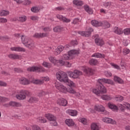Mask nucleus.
I'll list each match as a JSON object with an SVG mask.
<instances>
[{
	"instance_id": "1",
	"label": "nucleus",
	"mask_w": 130,
	"mask_h": 130,
	"mask_svg": "<svg viewBox=\"0 0 130 130\" xmlns=\"http://www.w3.org/2000/svg\"><path fill=\"white\" fill-rule=\"evenodd\" d=\"M103 83H104V78L99 79L96 84V88L93 89V93L96 94L97 96H101L102 94L107 93V89Z\"/></svg>"
},
{
	"instance_id": "2",
	"label": "nucleus",
	"mask_w": 130,
	"mask_h": 130,
	"mask_svg": "<svg viewBox=\"0 0 130 130\" xmlns=\"http://www.w3.org/2000/svg\"><path fill=\"white\" fill-rule=\"evenodd\" d=\"M56 77L60 82H61V83H66V84H67L68 86H70V87H74L75 86V83L69 79L68 74L62 71L58 72L56 75Z\"/></svg>"
},
{
	"instance_id": "3",
	"label": "nucleus",
	"mask_w": 130,
	"mask_h": 130,
	"mask_svg": "<svg viewBox=\"0 0 130 130\" xmlns=\"http://www.w3.org/2000/svg\"><path fill=\"white\" fill-rule=\"evenodd\" d=\"M21 41L23 44L29 49H34V48H35V45L33 40L27 38L26 36H21Z\"/></svg>"
},
{
	"instance_id": "4",
	"label": "nucleus",
	"mask_w": 130,
	"mask_h": 130,
	"mask_svg": "<svg viewBox=\"0 0 130 130\" xmlns=\"http://www.w3.org/2000/svg\"><path fill=\"white\" fill-rule=\"evenodd\" d=\"M80 54V51L77 50H71L68 51V54H64L62 56L63 60H69L75 58V55Z\"/></svg>"
},
{
	"instance_id": "5",
	"label": "nucleus",
	"mask_w": 130,
	"mask_h": 130,
	"mask_svg": "<svg viewBox=\"0 0 130 130\" xmlns=\"http://www.w3.org/2000/svg\"><path fill=\"white\" fill-rule=\"evenodd\" d=\"M45 117L48 120L51 122L50 124L52 126H57V122H56V117L50 113L46 114Z\"/></svg>"
},
{
	"instance_id": "6",
	"label": "nucleus",
	"mask_w": 130,
	"mask_h": 130,
	"mask_svg": "<svg viewBox=\"0 0 130 130\" xmlns=\"http://www.w3.org/2000/svg\"><path fill=\"white\" fill-rule=\"evenodd\" d=\"M20 93V94L16 95L17 99L19 100H24L26 99V96H30L31 95V93L28 90H21Z\"/></svg>"
},
{
	"instance_id": "7",
	"label": "nucleus",
	"mask_w": 130,
	"mask_h": 130,
	"mask_svg": "<svg viewBox=\"0 0 130 130\" xmlns=\"http://www.w3.org/2000/svg\"><path fill=\"white\" fill-rule=\"evenodd\" d=\"M68 74L70 78H73V79H79L80 76H81L82 75V72L75 70L74 71V72H68Z\"/></svg>"
},
{
	"instance_id": "8",
	"label": "nucleus",
	"mask_w": 130,
	"mask_h": 130,
	"mask_svg": "<svg viewBox=\"0 0 130 130\" xmlns=\"http://www.w3.org/2000/svg\"><path fill=\"white\" fill-rule=\"evenodd\" d=\"M55 87L56 89L60 91V92H61L62 93H68V88H67V87L59 83H57L55 85Z\"/></svg>"
},
{
	"instance_id": "9",
	"label": "nucleus",
	"mask_w": 130,
	"mask_h": 130,
	"mask_svg": "<svg viewBox=\"0 0 130 130\" xmlns=\"http://www.w3.org/2000/svg\"><path fill=\"white\" fill-rule=\"evenodd\" d=\"M94 109L96 111H99V112H102L103 114H105V115L108 114V112L105 110V108L103 106H95Z\"/></svg>"
},
{
	"instance_id": "10",
	"label": "nucleus",
	"mask_w": 130,
	"mask_h": 130,
	"mask_svg": "<svg viewBox=\"0 0 130 130\" xmlns=\"http://www.w3.org/2000/svg\"><path fill=\"white\" fill-rule=\"evenodd\" d=\"M93 31H94V30L91 28L89 27L88 28V31H80L79 32V34H80V35L81 36H83L84 37H89V36H90V35H91L92 32H93Z\"/></svg>"
},
{
	"instance_id": "11",
	"label": "nucleus",
	"mask_w": 130,
	"mask_h": 130,
	"mask_svg": "<svg viewBox=\"0 0 130 130\" xmlns=\"http://www.w3.org/2000/svg\"><path fill=\"white\" fill-rule=\"evenodd\" d=\"M57 104L60 106H67L68 105V101L63 98L58 99L57 101Z\"/></svg>"
},
{
	"instance_id": "12",
	"label": "nucleus",
	"mask_w": 130,
	"mask_h": 130,
	"mask_svg": "<svg viewBox=\"0 0 130 130\" xmlns=\"http://www.w3.org/2000/svg\"><path fill=\"white\" fill-rule=\"evenodd\" d=\"M103 121L106 123H110L111 124H116V121L112 118L108 117H105L103 118Z\"/></svg>"
},
{
	"instance_id": "13",
	"label": "nucleus",
	"mask_w": 130,
	"mask_h": 130,
	"mask_svg": "<svg viewBox=\"0 0 130 130\" xmlns=\"http://www.w3.org/2000/svg\"><path fill=\"white\" fill-rule=\"evenodd\" d=\"M35 38H37L38 39H40V38H44V37H47V33H38L36 32L33 36Z\"/></svg>"
},
{
	"instance_id": "14",
	"label": "nucleus",
	"mask_w": 130,
	"mask_h": 130,
	"mask_svg": "<svg viewBox=\"0 0 130 130\" xmlns=\"http://www.w3.org/2000/svg\"><path fill=\"white\" fill-rule=\"evenodd\" d=\"M30 82L31 81H30V80H28L27 79V78L25 77H22L19 79V83L21 85H29Z\"/></svg>"
},
{
	"instance_id": "15",
	"label": "nucleus",
	"mask_w": 130,
	"mask_h": 130,
	"mask_svg": "<svg viewBox=\"0 0 130 130\" xmlns=\"http://www.w3.org/2000/svg\"><path fill=\"white\" fill-rule=\"evenodd\" d=\"M56 17L60 21H62L64 23H70V22H71V19H68L66 17H63L62 15H57Z\"/></svg>"
},
{
	"instance_id": "16",
	"label": "nucleus",
	"mask_w": 130,
	"mask_h": 130,
	"mask_svg": "<svg viewBox=\"0 0 130 130\" xmlns=\"http://www.w3.org/2000/svg\"><path fill=\"white\" fill-rule=\"evenodd\" d=\"M91 24L94 27H100L103 25V22L93 20L91 21Z\"/></svg>"
},
{
	"instance_id": "17",
	"label": "nucleus",
	"mask_w": 130,
	"mask_h": 130,
	"mask_svg": "<svg viewBox=\"0 0 130 130\" xmlns=\"http://www.w3.org/2000/svg\"><path fill=\"white\" fill-rule=\"evenodd\" d=\"M17 4H23L24 6H29L30 5L31 1L29 0H24V1L22 0H14Z\"/></svg>"
},
{
	"instance_id": "18",
	"label": "nucleus",
	"mask_w": 130,
	"mask_h": 130,
	"mask_svg": "<svg viewBox=\"0 0 130 130\" xmlns=\"http://www.w3.org/2000/svg\"><path fill=\"white\" fill-rule=\"evenodd\" d=\"M12 51H22L23 52H25L26 51V49L24 48H22L20 47H13L10 48Z\"/></svg>"
},
{
	"instance_id": "19",
	"label": "nucleus",
	"mask_w": 130,
	"mask_h": 130,
	"mask_svg": "<svg viewBox=\"0 0 130 130\" xmlns=\"http://www.w3.org/2000/svg\"><path fill=\"white\" fill-rule=\"evenodd\" d=\"M95 43L99 46H102L104 45V41L100 38H96L95 39Z\"/></svg>"
},
{
	"instance_id": "20",
	"label": "nucleus",
	"mask_w": 130,
	"mask_h": 130,
	"mask_svg": "<svg viewBox=\"0 0 130 130\" xmlns=\"http://www.w3.org/2000/svg\"><path fill=\"white\" fill-rule=\"evenodd\" d=\"M108 106L109 108L112 109L113 111H117V110H118V107L114 104L109 103L108 104Z\"/></svg>"
},
{
	"instance_id": "21",
	"label": "nucleus",
	"mask_w": 130,
	"mask_h": 130,
	"mask_svg": "<svg viewBox=\"0 0 130 130\" xmlns=\"http://www.w3.org/2000/svg\"><path fill=\"white\" fill-rule=\"evenodd\" d=\"M28 72H40V68L38 67H32L27 69Z\"/></svg>"
},
{
	"instance_id": "22",
	"label": "nucleus",
	"mask_w": 130,
	"mask_h": 130,
	"mask_svg": "<svg viewBox=\"0 0 130 130\" xmlns=\"http://www.w3.org/2000/svg\"><path fill=\"white\" fill-rule=\"evenodd\" d=\"M65 122L68 126H74V125H75V122L72 119H66Z\"/></svg>"
},
{
	"instance_id": "23",
	"label": "nucleus",
	"mask_w": 130,
	"mask_h": 130,
	"mask_svg": "<svg viewBox=\"0 0 130 130\" xmlns=\"http://www.w3.org/2000/svg\"><path fill=\"white\" fill-rule=\"evenodd\" d=\"M114 32L116 34H118V35H121V34H122L123 33V30H122V29L118 28V27H115L114 28Z\"/></svg>"
},
{
	"instance_id": "24",
	"label": "nucleus",
	"mask_w": 130,
	"mask_h": 130,
	"mask_svg": "<svg viewBox=\"0 0 130 130\" xmlns=\"http://www.w3.org/2000/svg\"><path fill=\"white\" fill-rule=\"evenodd\" d=\"M30 83H33V84H36V85H42L43 84V81L41 80H33V79H29Z\"/></svg>"
},
{
	"instance_id": "25",
	"label": "nucleus",
	"mask_w": 130,
	"mask_h": 130,
	"mask_svg": "<svg viewBox=\"0 0 130 130\" xmlns=\"http://www.w3.org/2000/svg\"><path fill=\"white\" fill-rule=\"evenodd\" d=\"M9 105L10 106H12V107H21L22 106V104L20 103L16 102H10L9 103Z\"/></svg>"
},
{
	"instance_id": "26",
	"label": "nucleus",
	"mask_w": 130,
	"mask_h": 130,
	"mask_svg": "<svg viewBox=\"0 0 130 130\" xmlns=\"http://www.w3.org/2000/svg\"><path fill=\"white\" fill-rule=\"evenodd\" d=\"M92 57H96L97 58H104L105 55L100 53H95L92 55Z\"/></svg>"
},
{
	"instance_id": "27",
	"label": "nucleus",
	"mask_w": 130,
	"mask_h": 130,
	"mask_svg": "<svg viewBox=\"0 0 130 130\" xmlns=\"http://www.w3.org/2000/svg\"><path fill=\"white\" fill-rule=\"evenodd\" d=\"M84 9L87 13L89 14V15H92L93 14V10L92 9L90 8V7L88 5H85L84 6Z\"/></svg>"
},
{
	"instance_id": "28",
	"label": "nucleus",
	"mask_w": 130,
	"mask_h": 130,
	"mask_svg": "<svg viewBox=\"0 0 130 130\" xmlns=\"http://www.w3.org/2000/svg\"><path fill=\"white\" fill-rule=\"evenodd\" d=\"M8 57L11 59H19L20 58V56L17 54H10L8 55Z\"/></svg>"
},
{
	"instance_id": "29",
	"label": "nucleus",
	"mask_w": 130,
	"mask_h": 130,
	"mask_svg": "<svg viewBox=\"0 0 130 130\" xmlns=\"http://www.w3.org/2000/svg\"><path fill=\"white\" fill-rule=\"evenodd\" d=\"M68 113L71 116H77L78 115V111L75 110H68Z\"/></svg>"
},
{
	"instance_id": "30",
	"label": "nucleus",
	"mask_w": 130,
	"mask_h": 130,
	"mask_svg": "<svg viewBox=\"0 0 130 130\" xmlns=\"http://www.w3.org/2000/svg\"><path fill=\"white\" fill-rule=\"evenodd\" d=\"M76 45H78V41L77 40L72 41L70 42L69 45H66V48H69V47H71V46H76Z\"/></svg>"
},
{
	"instance_id": "31",
	"label": "nucleus",
	"mask_w": 130,
	"mask_h": 130,
	"mask_svg": "<svg viewBox=\"0 0 130 130\" xmlns=\"http://www.w3.org/2000/svg\"><path fill=\"white\" fill-rule=\"evenodd\" d=\"M10 14V12L9 11L3 10L0 11V16L1 17L8 16Z\"/></svg>"
},
{
	"instance_id": "32",
	"label": "nucleus",
	"mask_w": 130,
	"mask_h": 130,
	"mask_svg": "<svg viewBox=\"0 0 130 130\" xmlns=\"http://www.w3.org/2000/svg\"><path fill=\"white\" fill-rule=\"evenodd\" d=\"M104 83L105 84H109V85H114V82L112 80L104 78Z\"/></svg>"
},
{
	"instance_id": "33",
	"label": "nucleus",
	"mask_w": 130,
	"mask_h": 130,
	"mask_svg": "<svg viewBox=\"0 0 130 130\" xmlns=\"http://www.w3.org/2000/svg\"><path fill=\"white\" fill-rule=\"evenodd\" d=\"M114 81L119 84H122L123 83V80L117 76L114 77Z\"/></svg>"
},
{
	"instance_id": "34",
	"label": "nucleus",
	"mask_w": 130,
	"mask_h": 130,
	"mask_svg": "<svg viewBox=\"0 0 130 130\" xmlns=\"http://www.w3.org/2000/svg\"><path fill=\"white\" fill-rule=\"evenodd\" d=\"M37 120L38 122H40L41 123H45V122H47V120H46V119L42 117H40L38 118Z\"/></svg>"
},
{
	"instance_id": "35",
	"label": "nucleus",
	"mask_w": 130,
	"mask_h": 130,
	"mask_svg": "<svg viewBox=\"0 0 130 130\" xmlns=\"http://www.w3.org/2000/svg\"><path fill=\"white\" fill-rule=\"evenodd\" d=\"M49 60H50V61H51V62L54 63V64H56L57 62V60L56 59L55 57L50 56L49 57Z\"/></svg>"
},
{
	"instance_id": "36",
	"label": "nucleus",
	"mask_w": 130,
	"mask_h": 130,
	"mask_svg": "<svg viewBox=\"0 0 130 130\" xmlns=\"http://www.w3.org/2000/svg\"><path fill=\"white\" fill-rule=\"evenodd\" d=\"M73 4L76 6H83V5L84 4L82 1H80L78 0H74Z\"/></svg>"
},
{
	"instance_id": "37",
	"label": "nucleus",
	"mask_w": 130,
	"mask_h": 130,
	"mask_svg": "<svg viewBox=\"0 0 130 130\" xmlns=\"http://www.w3.org/2000/svg\"><path fill=\"white\" fill-rule=\"evenodd\" d=\"M100 96L101 97V99H103V100L109 101L111 99V97H110V96L106 95H103V94H101V96H100Z\"/></svg>"
},
{
	"instance_id": "38",
	"label": "nucleus",
	"mask_w": 130,
	"mask_h": 130,
	"mask_svg": "<svg viewBox=\"0 0 130 130\" xmlns=\"http://www.w3.org/2000/svg\"><path fill=\"white\" fill-rule=\"evenodd\" d=\"M98 62V61H97L96 59H91L89 61V63L91 66H95V64H97Z\"/></svg>"
},
{
	"instance_id": "39",
	"label": "nucleus",
	"mask_w": 130,
	"mask_h": 130,
	"mask_svg": "<svg viewBox=\"0 0 130 130\" xmlns=\"http://www.w3.org/2000/svg\"><path fill=\"white\" fill-rule=\"evenodd\" d=\"M39 100L38 98L31 97L28 100L29 103H33L34 102H38Z\"/></svg>"
},
{
	"instance_id": "40",
	"label": "nucleus",
	"mask_w": 130,
	"mask_h": 130,
	"mask_svg": "<svg viewBox=\"0 0 130 130\" xmlns=\"http://www.w3.org/2000/svg\"><path fill=\"white\" fill-rule=\"evenodd\" d=\"M115 100L119 102H121V101H123V96L121 95H117L115 97Z\"/></svg>"
},
{
	"instance_id": "41",
	"label": "nucleus",
	"mask_w": 130,
	"mask_h": 130,
	"mask_svg": "<svg viewBox=\"0 0 130 130\" xmlns=\"http://www.w3.org/2000/svg\"><path fill=\"white\" fill-rule=\"evenodd\" d=\"M84 73L86 74H89L90 75L93 74V70L91 68H87L84 69Z\"/></svg>"
},
{
	"instance_id": "42",
	"label": "nucleus",
	"mask_w": 130,
	"mask_h": 130,
	"mask_svg": "<svg viewBox=\"0 0 130 130\" xmlns=\"http://www.w3.org/2000/svg\"><path fill=\"white\" fill-rule=\"evenodd\" d=\"M91 128L92 130H99V127L96 123H92L91 126Z\"/></svg>"
},
{
	"instance_id": "43",
	"label": "nucleus",
	"mask_w": 130,
	"mask_h": 130,
	"mask_svg": "<svg viewBox=\"0 0 130 130\" xmlns=\"http://www.w3.org/2000/svg\"><path fill=\"white\" fill-rule=\"evenodd\" d=\"M63 28L61 27L60 26H57L53 28V30L54 32H60V31H61L62 30Z\"/></svg>"
},
{
	"instance_id": "44",
	"label": "nucleus",
	"mask_w": 130,
	"mask_h": 130,
	"mask_svg": "<svg viewBox=\"0 0 130 130\" xmlns=\"http://www.w3.org/2000/svg\"><path fill=\"white\" fill-rule=\"evenodd\" d=\"M46 94V92L45 91L41 90L38 93V96H39V97H43V96H45Z\"/></svg>"
},
{
	"instance_id": "45",
	"label": "nucleus",
	"mask_w": 130,
	"mask_h": 130,
	"mask_svg": "<svg viewBox=\"0 0 130 130\" xmlns=\"http://www.w3.org/2000/svg\"><path fill=\"white\" fill-rule=\"evenodd\" d=\"M79 22H81V20H80L78 18H76L73 20V21L72 22V24H74V25H77L79 24Z\"/></svg>"
},
{
	"instance_id": "46",
	"label": "nucleus",
	"mask_w": 130,
	"mask_h": 130,
	"mask_svg": "<svg viewBox=\"0 0 130 130\" xmlns=\"http://www.w3.org/2000/svg\"><path fill=\"white\" fill-rule=\"evenodd\" d=\"M31 11L33 13H38V12H39V9H38V7H32Z\"/></svg>"
},
{
	"instance_id": "47",
	"label": "nucleus",
	"mask_w": 130,
	"mask_h": 130,
	"mask_svg": "<svg viewBox=\"0 0 130 130\" xmlns=\"http://www.w3.org/2000/svg\"><path fill=\"white\" fill-rule=\"evenodd\" d=\"M27 20L26 16H21L19 17L18 21L19 22H25Z\"/></svg>"
},
{
	"instance_id": "48",
	"label": "nucleus",
	"mask_w": 130,
	"mask_h": 130,
	"mask_svg": "<svg viewBox=\"0 0 130 130\" xmlns=\"http://www.w3.org/2000/svg\"><path fill=\"white\" fill-rule=\"evenodd\" d=\"M9 39H10V38L8 36L0 37V40H6V41H9Z\"/></svg>"
},
{
	"instance_id": "49",
	"label": "nucleus",
	"mask_w": 130,
	"mask_h": 130,
	"mask_svg": "<svg viewBox=\"0 0 130 130\" xmlns=\"http://www.w3.org/2000/svg\"><path fill=\"white\" fill-rule=\"evenodd\" d=\"M57 63H59L61 66H65L66 61H63V60H57Z\"/></svg>"
},
{
	"instance_id": "50",
	"label": "nucleus",
	"mask_w": 130,
	"mask_h": 130,
	"mask_svg": "<svg viewBox=\"0 0 130 130\" xmlns=\"http://www.w3.org/2000/svg\"><path fill=\"white\" fill-rule=\"evenodd\" d=\"M123 32L125 35H128L129 34H130V28H125V29H124Z\"/></svg>"
},
{
	"instance_id": "51",
	"label": "nucleus",
	"mask_w": 130,
	"mask_h": 130,
	"mask_svg": "<svg viewBox=\"0 0 130 130\" xmlns=\"http://www.w3.org/2000/svg\"><path fill=\"white\" fill-rule=\"evenodd\" d=\"M14 71L15 73H23V70L20 68H14Z\"/></svg>"
},
{
	"instance_id": "52",
	"label": "nucleus",
	"mask_w": 130,
	"mask_h": 130,
	"mask_svg": "<svg viewBox=\"0 0 130 130\" xmlns=\"http://www.w3.org/2000/svg\"><path fill=\"white\" fill-rule=\"evenodd\" d=\"M68 92L71 94H75V93H76V91L74 90L72 87L68 89Z\"/></svg>"
},
{
	"instance_id": "53",
	"label": "nucleus",
	"mask_w": 130,
	"mask_h": 130,
	"mask_svg": "<svg viewBox=\"0 0 130 130\" xmlns=\"http://www.w3.org/2000/svg\"><path fill=\"white\" fill-rule=\"evenodd\" d=\"M43 66L45 68H50V63L47 62H43Z\"/></svg>"
},
{
	"instance_id": "54",
	"label": "nucleus",
	"mask_w": 130,
	"mask_h": 130,
	"mask_svg": "<svg viewBox=\"0 0 130 130\" xmlns=\"http://www.w3.org/2000/svg\"><path fill=\"white\" fill-rule=\"evenodd\" d=\"M8 22V19L7 18L1 17L0 23H7Z\"/></svg>"
},
{
	"instance_id": "55",
	"label": "nucleus",
	"mask_w": 130,
	"mask_h": 130,
	"mask_svg": "<svg viewBox=\"0 0 130 130\" xmlns=\"http://www.w3.org/2000/svg\"><path fill=\"white\" fill-rule=\"evenodd\" d=\"M119 108L120 109V110H121V111H122V112H124V109L125 108V107H124V106H123V105L120 104L119 105Z\"/></svg>"
},
{
	"instance_id": "56",
	"label": "nucleus",
	"mask_w": 130,
	"mask_h": 130,
	"mask_svg": "<svg viewBox=\"0 0 130 130\" xmlns=\"http://www.w3.org/2000/svg\"><path fill=\"white\" fill-rule=\"evenodd\" d=\"M0 87H7V83L0 81Z\"/></svg>"
},
{
	"instance_id": "57",
	"label": "nucleus",
	"mask_w": 130,
	"mask_h": 130,
	"mask_svg": "<svg viewBox=\"0 0 130 130\" xmlns=\"http://www.w3.org/2000/svg\"><path fill=\"white\" fill-rule=\"evenodd\" d=\"M104 7L105 8H110V6H111V3L110 2H107L104 4Z\"/></svg>"
},
{
	"instance_id": "58",
	"label": "nucleus",
	"mask_w": 130,
	"mask_h": 130,
	"mask_svg": "<svg viewBox=\"0 0 130 130\" xmlns=\"http://www.w3.org/2000/svg\"><path fill=\"white\" fill-rule=\"evenodd\" d=\"M32 129H34V130H41V128L38 125H35L32 126Z\"/></svg>"
},
{
	"instance_id": "59",
	"label": "nucleus",
	"mask_w": 130,
	"mask_h": 130,
	"mask_svg": "<svg viewBox=\"0 0 130 130\" xmlns=\"http://www.w3.org/2000/svg\"><path fill=\"white\" fill-rule=\"evenodd\" d=\"M80 120L81 122L83 123V124H86V123H87V120H86L84 118H82L80 119Z\"/></svg>"
},
{
	"instance_id": "60",
	"label": "nucleus",
	"mask_w": 130,
	"mask_h": 130,
	"mask_svg": "<svg viewBox=\"0 0 130 130\" xmlns=\"http://www.w3.org/2000/svg\"><path fill=\"white\" fill-rule=\"evenodd\" d=\"M104 25L106 26V28H110V23L107 21H105L104 23Z\"/></svg>"
},
{
	"instance_id": "61",
	"label": "nucleus",
	"mask_w": 130,
	"mask_h": 130,
	"mask_svg": "<svg viewBox=\"0 0 130 130\" xmlns=\"http://www.w3.org/2000/svg\"><path fill=\"white\" fill-rule=\"evenodd\" d=\"M111 65L115 69H117V70H119L120 68L119 66H118L117 64H115L113 63H111Z\"/></svg>"
},
{
	"instance_id": "62",
	"label": "nucleus",
	"mask_w": 130,
	"mask_h": 130,
	"mask_svg": "<svg viewBox=\"0 0 130 130\" xmlns=\"http://www.w3.org/2000/svg\"><path fill=\"white\" fill-rule=\"evenodd\" d=\"M57 48L61 52L64 49V47L63 46H58Z\"/></svg>"
},
{
	"instance_id": "63",
	"label": "nucleus",
	"mask_w": 130,
	"mask_h": 130,
	"mask_svg": "<svg viewBox=\"0 0 130 130\" xmlns=\"http://www.w3.org/2000/svg\"><path fill=\"white\" fill-rule=\"evenodd\" d=\"M55 10L57 11H64V8L60 6L56 8Z\"/></svg>"
},
{
	"instance_id": "64",
	"label": "nucleus",
	"mask_w": 130,
	"mask_h": 130,
	"mask_svg": "<svg viewBox=\"0 0 130 130\" xmlns=\"http://www.w3.org/2000/svg\"><path fill=\"white\" fill-rule=\"evenodd\" d=\"M64 66L68 67V68H71V67H72V63H70L69 61H66Z\"/></svg>"
}]
</instances>
